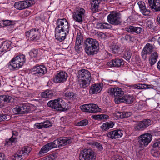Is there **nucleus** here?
<instances>
[{"label": "nucleus", "mask_w": 160, "mask_h": 160, "mask_svg": "<svg viewBox=\"0 0 160 160\" xmlns=\"http://www.w3.org/2000/svg\"><path fill=\"white\" fill-rule=\"evenodd\" d=\"M80 82V87L85 88L89 86L92 79L91 73L87 70L82 69L78 71L77 76Z\"/></svg>", "instance_id": "20e7f679"}, {"label": "nucleus", "mask_w": 160, "mask_h": 160, "mask_svg": "<svg viewBox=\"0 0 160 160\" xmlns=\"http://www.w3.org/2000/svg\"><path fill=\"white\" fill-rule=\"evenodd\" d=\"M0 24L3 25V26L1 25L2 27L8 26L11 25H12L15 24L14 21L10 20H2L0 21Z\"/></svg>", "instance_id": "ea45409f"}, {"label": "nucleus", "mask_w": 160, "mask_h": 160, "mask_svg": "<svg viewBox=\"0 0 160 160\" xmlns=\"http://www.w3.org/2000/svg\"><path fill=\"white\" fill-rule=\"evenodd\" d=\"M23 158V156L22 154H19L18 152L12 157V160H22Z\"/></svg>", "instance_id": "c03bdc74"}, {"label": "nucleus", "mask_w": 160, "mask_h": 160, "mask_svg": "<svg viewBox=\"0 0 160 160\" xmlns=\"http://www.w3.org/2000/svg\"><path fill=\"white\" fill-rule=\"evenodd\" d=\"M32 72L34 74L38 77H42L46 73L47 70L43 65H36L32 69Z\"/></svg>", "instance_id": "dca6fc26"}, {"label": "nucleus", "mask_w": 160, "mask_h": 160, "mask_svg": "<svg viewBox=\"0 0 160 160\" xmlns=\"http://www.w3.org/2000/svg\"><path fill=\"white\" fill-rule=\"evenodd\" d=\"M152 139L151 134L146 133L142 134L138 137V142L140 148H144L147 147Z\"/></svg>", "instance_id": "0eeeda50"}, {"label": "nucleus", "mask_w": 160, "mask_h": 160, "mask_svg": "<svg viewBox=\"0 0 160 160\" xmlns=\"http://www.w3.org/2000/svg\"><path fill=\"white\" fill-rule=\"evenodd\" d=\"M126 31L131 33H135L137 34H139L142 32L143 30L141 28L137 27L130 26L126 28Z\"/></svg>", "instance_id": "c85d7f7f"}, {"label": "nucleus", "mask_w": 160, "mask_h": 160, "mask_svg": "<svg viewBox=\"0 0 160 160\" xmlns=\"http://www.w3.org/2000/svg\"><path fill=\"white\" fill-rule=\"evenodd\" d=\"M82 36L81 35L79 36H78L74 47L75 49L77 52H78L82 49V45L81 43L82 42Z\"/></svg>", "instance_id": "cd10ccee"}, {"label": "nucleus", "mask_w": 160, "mask_h": 160, "mask_svg": "<svg viewBox=\"0 0 160 160\" xmlns=\"http://www.w3.org/2000/svg\"><path fill=\"white\" fill-rule=\"evenodd\" d=\"M96 156L95 152L91 149H85L80 153V160H95Z\"/></svg>", "instance_id": "6e6552de"}, {"label": "nucleus", "mask_w": 160, "mask_h": 160, "mask_svg": "<svg viewBox=\"0 0 160 160\" xmlns=\"http://www.w3.org/2000/svg\"><path fill=\"white\" fill-rule=\"evenodd\" d=\"M85 11L82 8H77L72 13V17L76 22L81 24L85 16Z\"/></svg>", "instance_id": "9b49d317"}, {"label": "nucleus", "mask_w": 160, "mask_h": 160, "mask_svg": "<svg viewBox=\"0 0 160 160\" xmlns=\"http://www.w3.org/2000/svg\"><path fill=\"white\" fill-rule=\"evenodd\" d=\"M35 3V1L32 0L21 1L15 2L14 7L18 10H22L31 6Z\"/></svg>", "instance_id": "ddd939ff"}, {"label": "nucleus", "mask_w": 160, "mask_h": 160, "mask_svg": "<svg viewBox=\"0 0 160 160\" xmlns=\"http://www.w3.org/2000/svg\"><path fill=\"white\" fill-rule=\"evenodd\" d=\"M7 67L11 70H17L21 67L20 64L16 62V61L13 58L7 64Z\"/></svg>", "instance_id": "a878e982"}, {"label": "nucleus", "mask_w": 160, "mask_h": 160, "mask_svg": "<svg viewBox=\"0 0 160 160\" xmlns=\"http://www.w3.org/2000/svg\"><path fill=\"white\" fill-rule=\"evenodd\" d=\"M124 40L129 42H133L134 40L133 37H131L129 35H126L124 38Z\"/></svg>", "instance_id": "8fccbe9b"}, {"label": "nucleus", "mask_w": 160, "mask_h": 160, "mask_svg": "<svg viewBox=\"0 0 160 160\" xmlns=\"http://www.w3.org/2000/svg\"><path fill=\"white\" fill-rule=\"evenodd\" d=\"M5 52V51L2 48L0 47V57L2 56V55L3 54V53H2L3 52Z\"/></svg>", "instance_id": "680f3d73"}, {"label": "nucleus", "mask_w": 160, "mask_h": 160, "mask_svg": "<svg viewBox=\"0 0 160 160\" xmlns=\"http://www.w3.org/2000/svg\"><path fill=\"white\" fill-rule=\"evenodd\" d=\"M48 106L58 111H64L66 107L65 102L61 98L50 100L47 104Z\"/></svg>", "instance_id": "39448f33"}, {"label": "nucleus", "mask_w": 160, "mask_h": 160, "mask_svg": "<svg viewBox=\"0 0 160 160\" xmlns=\"http://www.w3.org/2000/svg\"><path fill=\"white\" fill-rule=\"evenodd\" d=\"M114 125V123L112 122H107L103 123L100 127L102 131H106L112 128Z\"/></svg>", "instance_id": "c9c22d12"}, {"label": "nucleus", "mask_w": 160, "mask_h": 160, "mask_svg": "<svg viewBox=\"0 0 160 160\" xmlns=\"http://www.w3.org/2000/svg\"><path fill=\"white\" fill-rule=\"evenodd\" d=\"M12 42L10 41H6L2 42V46L1 47L5 52L8 51V50L11 47Z\"/></svg>", "instance_id": "4c0bfd02"}, {"label": "nucleus", "mask_w": 160, "mask_h": 160, "mask_svg": "<svg viewBox=\"0 0 160 160\" xmlns=\"http://www.w3.org/2000/svg\"><path fill=\"white\" fill-rule=\"evenodd\" d=\"M0 160H6L4 154L2 153H0Z\"/></svg>", "instance_id": "bf43d9fd"}, {"label": "nucleus", "mask_w": 160, "mask_h": 160, "mask_svg": "<svg viewBox=\"0 0 160 160\" xmlns=\"http://www.w3.org/2000/svg\"><path fill=\"white\" fill-rule=\"evenodd\" d=\"M73 139L70 137H60L49 142L43 146L39 152V156H42L45 155L50 150L53 148L64 146L71 143Z\"/></svg>", "instance_id": "f257e3e1"}, {"label": "nucleus", "mask_w": 160, "mask_h": 160, "mask_svg": "<svg viewBox=\"0 0 160 160\" xmlns=\"http://www.w3.org/2000/svg\"><path fill=\"white\" fill-rule=\"evenodd\" d=\"M76 95L73 92L69 91H67L65 93V96L67 99H73L75 98Z\"/></svg>", "instance_id": "a19ab883"}, {"label": "nucleus", "mask_w": 160, "mask_h": 160, "mask_svg": "<svg viewBox=\"0 0 160 160\" xmlns=\"http://www.w3.org/2000/svg\"><path fill=\"white\" fill-rule=\"evenodd\" d=\"M109 48L112 52L114 54L116 55L120 54V48L119 45L113 44L109 46Z\"/></svg>", "instance_id": "473e14b6"}, {"label": "nucleus", "mask_w": 160, "mask_h": 160, "mask_svg": "<svg viewBox=\"0 0 160 160\" xmlns=\"http://www.w3.org/2000/svg\"><path fill=\"white\" fill-rule=\"evenodd\" d=\"M157 68L160 70V61H159L158 62Z\"/></svg>", "instance_id": "338daca9"}, {"label": "nucleus", "mask_w": 160, "mask_h": 160, "mask_svg": "<svg viewBox=\"0 0 160 160\" xmlns=\"http://www.w3.org/2000/svg\"><path fill=\"white\" fill-rule=\"evenodd\" d=\"M135 100V98L132 95H125L119 98V102L118 103H124L128 104L132 103Z\"/></svg>", "instance_id": "412c9836"}, {"label": "nucleus", "mask_w": 160, "mask_h": 160, "mask_svg": "<svg viewBox=\"0 0 160 160\" xmlns=\"http://www.w3.org/2000/svg\"><path fill=\"white\" fill-rule=\"evenodd\" d=\"M4 102V99H3V95H0V103Z\"/></svg>", "instance_id": "0e129e2a"}, {"label": "nucleus", "mask_w": 160, "mask_h": 160, "mask_svg": "<svg viewBox=\"0 0 160 160\" xmlns=\"http://www.w3.org/2000/svg\"><path fill=\"white\" fill-rule=\"evenodd\" d=\"M123 131L120 129L115 130L108 132L107 136L111 139H116L121 138L123 135Z\"/></svg>", "instance_id": "6ab92c4d"}, {"label": "nucleus", "mask_w": 160, "mask_h": 160, "mask_svg": "<svg viewBox=\"0 0 160 160\" xmlns=\"http://www.w3.org/2000/svg\"><path fill=\"white\" fill-rule=\"evenodd\" d=\"M69 28L68 23L65 19H58L55 30L56 39L60 42L63 41L69 33Z\"/></svg>", "instance_id": "f03ea898"}, {"label": "nucleus", "mask_w": 160, "mask_h": 160, "mask_svg": "<svg viewBox=\"0 0 160 160\" xmlns=\"http://www.w3.org/2000/svg\"><path fill=\"white\" fill-rule=\"evenodd\" d=\"M13 58L16 61V63L17 62L19 64H20L21 67L26 61L25 56L23 54L17 56Z\"/></svg>", "instance_id": "72a5a7b5"}, {"label": "nucleus", "mask_w": 160, "mask_h": 160, "mask_svg": "<svg viewBox=\"0 0 160 160\" xmlns=\"http://www.w3.org/2000/svg\"><path fill=\"white\" fill-rule=\"evenodd\" d=\"M147 25L148 27L149 28H152L153 26V23L151 20H148L147 21Z\"/></svg>", "instance_id": "5fc2aeb1"}, {"label": "nucleus", "mask_w": 160, "mask_h": 160, "mask_svg": "<svg viewBox=\"0 0 160 160\" xmlns=\"http://www.w3.org/2000/svg\"><path fill=\"white\" fill-rule=\"evenodd\" d=\"M152 124V121L150 119H144L138 121L134 126V129L136 131H143Z\"/></svg>", "instance_id": "f8f14e48"}, {"label": "nucleus", "mask_w": 160, "mask_h": 160, "mask_svg": "<svg viewBox=\"0 0 160 160\" xmlns=\"http://www.w3.org/2000/svg\"><path fill=\"white\" fill-rule=\"evenodd\" d=\"M138 4L141 12L143 15L147 16L150 15V11L146 8L144 2L142 1H139L138 2Z\"/></svg>", "instance_id": "b1692460"}, {"label": "nucleus", "mask_w": 160, "mask_h": 160, "mask_svg": "<svg viewBox=\"0 0 160 160\" xmlns=\"http://www.w3.org/2000/svg\"><path fill=\"white\" fill-rule=\"evenodd\" d=\"M124 64L123 60L118 58L112 59L108 62V65L111 67H119Z\"/></svg>", "instance_id": "5701e85b"}, {"label": "nucleus", "mask_w": 160, "mask_h": 160, "mask_svg": "<svg viewBox=\"0 0 160 160\" xmlns=\"http://www.w3.org/2000/svg\"><path fill=\"white\" fill-rule=\"evenodd\" d=\"M12 135L9 139H7L5 140V145L9 146L11 145L12 143L15 142L17 140V136L18 135V132L16 131H12Z\"/></svg>", "instance_id": "bb28decb"}, {"label": "nucleus", "mask_w": 160, "mask_h": 160, "mask_svg": "<svg viewBox=\"0 0 160 160\" xmlns=\"http://www.w3.org/2000/svg\"><path fill=\"white\" fill-rule=\"evenodd\" d=\"M101 119H107L108 118V116L107 115L101 114Z\"/></svg>", "instance_id": "052dcab7"}, {"label": "nucleus", "mask_w": 160, "mask_h": 160, "mask_svg": "<svg viewBox=\"0 0 160 160\" xmlns=\"http://www.w3.org/2000/svg\"><path fill=\"white\" fill-rule=\"evenodd\" d=\"M108 93L110 95L115 98L119 102V98H122L124 94V92L119 88H112L109 90Z\"/></svg>", "instance_id": "2eb2a0df"}, {"label": "nucleus", "mask_w": 160, "mask_h": 160, "mask_svg": "<svg viewBox=\"0 0 160 160\" xmlns=\"http://www.w3.org/2000/svg\"><path fill=\"white\" fill-rule=\"evenodd\" d=\"M99 47L98 42L96 39L88 38L85 41L84 47L88 55H93L98 52Z\"/></svg>", "instance_id": "7ed1b4c3"}, {"label": "nucleus", "mask_w": 160, "mask_h": 160, "mask_svg": "<svg viewBox=\"0 0 160 160\" xmlns=\"http://www.w3.org/2000/svg\"><path fill=\"white\" fill-rule=\"evenodd\" d=\"M103 84L102 83L94 84L91 86L89 93L91 94H97L100 92L102 90Z\"/></svg>", "instance_id": "4be33fe9"}, {"label": "nucleus", "mask_w": 160, "mask_h": 160, "mask_svg": "<svg viewBox=\"0 0 160 160\" xmlns=\"http://www.w3.org/2000/svg\"><path fill=\"white\" fill-rule=\"evenodd\" d=\"M154 48L153 45L149 43H147L141 52V55L144 60H145L147 58L148 55L152 54Z\"/></svg>", "instance_id": "a211bd4d"}, {"label": "nucleus", "mask_w": 160, "mask_h": 160, "mask_svg": "<svg viewBox=\"0 0 160 160\" xmlns=\"http://www.w3.org/2000/svg\"><path fill=\"white\" fill-rule=\"evenodd\" d=\"M34 127L35 128H37L39 129L44 128L43 124L42 122H41L39 123L35 124L34 125Z\"/></svg>", "instance_id": "864d4df0"}, {"label": "nucleus", "mask_w": 160, "mask_h": 160, "mask_svg": "<svg viewBox=\"0 0 160 160\" xmlns=\"http://www.w3.org/2000/svg\"><path fill=\"white\" fill-rule=\"evenodd\" d=\"M57 154L53 153L49 155L46 158L47 160H54L57 157Z\"/></svg>", "instance_id": "09e8293b"}, {"label": "nucleus", "mask_w": 160, "mask_h": 160, "mask_svg": "<svg viewBox=\"0 0 160 160\" xmlns=\"http://www.w3.org/2000/svg\"><path fill=\"white\" fill-rule=\"evenodd\" d=\"M26 36L32 41H36L39 39L40 34L39 29L33 28L26 32Z\"/></svg>", "instance_id": "4468645a"}, {"label": "nucleus", "mask_w": 160, "mask_h": 160, "mask_svg": "<svg viewBox=\"0 0 160 160\" xmlns=\"http://www.w3.org/2000/svg\"><path fill=\"white\" fill-rule=\"evenodd\" d=\"M158 52L155 51L152 54L149 58V62L151 66L154 65L156 62L158 58Z\"/></svg>", "instance_id": "c756f323"}, {"label": "nucleus", "mask_w": 160, "mask_h": 160, "mask_svg": "<svg viewBox=\"0 0 160 160\" xmlns=\"http://www.w3.org/2000/svg\"><path fill=\"white\" fill-rule=\"evenodd\" d=\"M131 53L129 51L127 50H126L123 54V58L128 61L131 58Z\"/></svg>", "instance_id": "79ce46f5"}, {"label": "nucleus", "mask_w": 160, "mask_h": 160, "mask_svg": "<svg viewBox=\"0 0 160 160\" xmlns=\"http://www.w3.org/2000/svg\"><path fill=\"white\" fill-rule=\"evenodd\" d=\"M148 3L152 9L160 11V0H148Z\"/></svg>", "instance_id": "393cba45"}, {"label": "nucleus", "mask_w": 160, "mask_h": 160, "mask_svg": "<svg viewBox=\"0 0 160 160\" xmlns=\"http://www.w3.org/2000/svg\"><path fill=\"white\" fill-rule=\"evenodd\" d=\"M101 114L92 115V118L95 120H101Z\"/></svg>", "instance_id": "4d7b16f0"}, {"label": "nucleus", "mask_w": 160, "mask_h": 160, "mask_svg": "<svg viewBox=\"0 0 160 160\" xmlns=\"http://www.w3.org/2000/svg\"><path fill=\"white\" fill-rule=\"evenodd\" d=\"M38 53L37 49H33L31 50L29 52V54L31 58L36 57Z\"/></svg>", "instance_id": "49530a36"}, {"label": "nucleus", "mask_w": 160, "mask_h": 160, "mask_svg": "<svg viewBox=\"0 0 160 160\" xmlns=\"http://www.w3.org/2000/svg\"><path fill=\"white\" fill-rule=\"evenodd\" d=\"M44 128L52 126V124L49 121H46L42 122Z\"/></svg>", "instance_id": "3c124183"}, {"label": "nucleus", "mask_w": 160, "mask_h": 160, "mask_svg": "<svg viewBox=\"0 0 160 160\" xmlns=\"http://www.w3.org/2000/svg\"><path fill=\"white\" fill-rule=\"evenodd\" d=\"M127 86L131 88L132 89H139V86L137 84H132V85H128Z\"/></svg>", "instance_id": "6e6d98bb"}, {"label": "nucleus", "mask_w": 160, "mask_h": 160, "mask_svg": "<svg viewBox=\"0 0 160 160\" xmlns=\"http://www.w3.org/2000/svg\"><path fill=\"white\" fill-rule=\"evenodd\" d=\"M157 20L158 24H160V16L158 17L157 18Z\"/></svg>", "instance_id": "774afa93"}, {"label": "nucleus", "mask_w": 160, "mask_h": 160, "mask_svg": "<svg viewBox=\"0 0 160 160\" xmlns=\"http://www.w3.org/2000/svg\"><path fill=\"white\" fill-rule=\"evenodd\" d=\"M92 144L93 146H96L99 151H102V150L103 147L100 143L98 142H92Z\"/></svg>", "instance_id": "a18cd8bd"}, {"label": "nucleus", "mask_w": 160, "mask_h": 160, "mask_svg": "<svg viewBox=\"0 0 160 160\" xmlns=\"http://www.w3.org/2000/svg\"><path fill=\"white\" fill-rule=\"evenodd\" d=\"M153 149L151 150V153L155 157H160V139L155 140L152 145Z\"/></svg>", "instance_id": "aec40b11"}, {"label": "nucleus", "mask_w": 160, "mask_h": 160, "mask_svg": "<svg viewBox=\"0 0 160 160\" xmlns=\"http://www.w3.org/2000/svg\"><path fill=\"white\" fill-rule=\"evenodd\" d=\"M132 114L130 112H118L117 113L116 115L118 117L121 118H123L130 117Z\"/></svg>", "instance_id": "e433bc0d"}, {"label": "nucleus", "mask_w": 160, "mask_h": 160, "mask_svg": "<svg viewBox=\"0 0 160 160\" xmlns=\"http://www.w3.org/2000/svg\"><path fill=\"white\" fill-rule=\"evenodd\" d=\"M148 86L147 88V89H149V88H152L154 87L153 85H148Z\"/></svg>", "instance_id": "69168bd1"}, {"label": "nucleus", "mask_w": 160, "mask_h": 160, "mask_svg": "<svg viewBox=\"0 0 160 160\" xmlns=\"http://www.w3.org/2000/svg\"><path fill=\"white\" fill-rule=\"evenodd\" d=\"M148 84H141V86H139V89H147Z\"/></svg>", "instance_id": "13d9d810"}, {"label": "nucleus", "mask_w": 160, "mask_h": 160, "mask_svg": "<svg viewBox=\"0 0 160 160\" xmlns=\"http://www.w3.org/2000/svg\"><path fill=\"white\" fill-rule=\"evenodd\" d=\"M8 115L6 114H2L0 115V122L3 121L8 119Z\"/></svg>", "instance_id": "603ef678"}, {"label": "nucleus", "mask_w": 160, "mask_h": 160, "mask_svg": "<svg viewBox=\"0 0 160 160\" xmlns=\"http://www.w3.org/2000/svg\"><path fill=\"white\" fill-rule=\"evenodd\" d=\"M88 121L86 119H84L77 123V125L78 126H83L88 124Z\"/></svg>", "instance_id": "de8ad7c7"}, {"label": "nucleus", "mask_w": 160, "mask_h": 160, "mask_svg": "<svg viewBox=\"0 0 160 160\" xmlns=\"http://www.w3.org/2000/svg\"><path fill=\"white\" fill-rule=\"evenodd\" d=\"M100 3L99 0H91V9L93 12H98L99 4Z\"/></svg>", "instance_id": "2f4dec72"}, {"label": "nucleus", "mask_w": 160, "mask_h": 160, "mask_svg": "<svg viewBox=\"0 0 160 160\" xmlns=\"http://www.w3.org/2000/svg\"><path fill=\"white\" fill-rule=\"evenodd\" d=\"M4 102H12L14 101V99L11 96L8 95H3Z\"/></svg>", "instance_id": "37998d69"}, {"label": "nucleus", "mask_w": 160, "mask_h": 160, "mask_svg": "<svg viewBox=\"0 0 160 160\" xmlns=\"http://www.w3.org/2000/svg\"><path fill=\"white\" fill-rule=\"evenodd\" d=\"M56 95L51 90H46L44 92H42L41 93L42 97L45 98H50L55 96Z\"/></svg>", "instance_id": "f704fd0d"}, {"label": "nucleus", "mask_w": 160, "mask_h": 160, "mask_svg": "<svg viewBox=\"0 0 160 160\" xmlns=\"http://www.w3.org/2000/svg\"><path fill=\"white\" fill-rule=\"evenodd\" d=\"M68 74L65 72L62 71L57 73L53 78V82L56 83H63L68 78Z\"/></svg>", "instance_id": "f3484780"}, {"label": "nucleus", "mask_w": 160, "mask_h": 160, "mask_svg": "<svg viewBox=\"0 0 160 160\" xmlns=\"http://www.w3.org/2000/svg\"><path fill=\"white\" fill-rule=\"evenodd\" d=\"M31 150L32 148L30 147L24 146L22 148L21 150L19 151V153L22 154L24 158H26L29 155Z\"/></svg>", "instance_id": "7c9ffc66"}, {"label": "nucleus", "mask_w": 160, "mask_h": 160, "mask_svg": "<svg viewBox=\"0 0 160 160\" xmlns=\"http://www.w3.org/2000/svg\"><path fill=\"white\" fill-rule=\"evenodd\" d=\"M116 160H123L122 157L119 155H117L116 157Z\"/></svg>", "instance_id": "e2e57ef3"}, {"label": "nucleus", "mask_w": 160, "mask_h": 160, "mask_svg": "<svg viewBox=\"0 0 160 160\" xmlns=\"http://www.w3.org/2000/svg\"><path fill=\"white\" fill-rule=\"evenodd\" d=\"M108 22L113 25H118L122 23L121 14L117 12H110L107 17Z\"/></svg>", "instance_id": "423d86ee"}, {"label": "nucleus", "mask_w": 160, "mask_h": 160, "mask_svg": "<svg viewBox=\"0 0 160 160\" xmlns=\"http://www.w3.org/2000/svg\"><path fill=\"white\" fill-rule=\"evenodd\" d=\"M97 27L98 28H100L101 29H110L112 27L110 24L106 23H98L97 24Z\"/></svg>", "instance_id": "58836bf2"}, {"label": "nucleus", "mask_w": 160, "mask_h": 160, "mask_svg": "<svg viewBox=\"0 0 160 160\" xmlns=\"http://www.w3.org/2000/svg\"><path fill=\"white\" fill-rule=\"evenodd\" d=\"M81 109L83 112L91 113L100 112L101 109L98 107V105L93 103L85 104L80 107Z\"/></svg>", "instance_id": "1a4fd4ad"}, {"label": "nucleus", "mask_w": 160, "mask_h": 160, "mask_svg": "<svg viewBox=\"0 0 160 160\" xmlns=\"http://www.w3.org/2000/svg\"><path fill=\"white\" fill-rule=\"evenodd\" d=\"M12 110L16 114H24L30 112L31 108L27 104L22 103L17 106Z\"/></svg>", "instance_id": "9d476101"}]
</instances>
